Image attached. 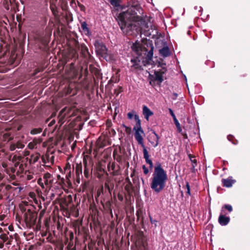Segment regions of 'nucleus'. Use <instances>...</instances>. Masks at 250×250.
Wrapping results in <instances>:
<instances>
[{
	"mask_svg": "<svg viewBox=\"0 0 250 250\" xmlns=\"http://www.w3.org/2000/svg\"><path fill=\"white\" fill-rule=\"evenodd\" d=\"M72 21V15L63 8V39L65 36L66 40L65 47L63 46V69L65 63L72 61L70 65L66 67L63 78L69 80L76 79L78 75V71L75 67V62L78 58L77 51L79 49L78 37L75 32L66 31L67 28L71 29Z\"/></svg>",
	"mask_w": 250,
	"mask_h": 250,
	"instance_id": "nucleus-1",
	"label": "nucleus"
},
{
	"mask_svg": "<svg viewBox=\"0 0 250 250\" xmlns=\"http://www.w3.org/2000/svg\"><path fill=\"white\" fill-rule=\"evenodd\" d=\"M167 179V171L160 163H157L150 180V188L152 190L157 193L161 192L165 189Z\"/></svg>",
	"mask_w": 250,
	"mask_h": 250,
	"instance_id": "nucleus-2",
	"label": "nucleus"
},
{
	"mask_svg": "<svg viewBox=\"0 0 250 250\" xmlns=\"http://www.w3.org/2000/svg\"><path fill=\"white\" fill-rule=\"evenodd\" d=\"M131 48L138 56H142L146 62L152 60L154 49L152 43L148 42L143 45L136 42L132 44Z\"/></svg>",
	"mask_w": 250,
	"mask_h": 250,
	"instance_id": "nucleus-3",
	"label": "nucleus"
},
{
	"mask_svg": "<svg viewBox=\"0 0 250 250\" xmlns=\"http://www.w3.org/2000/svg\"><path fill=\"white\" fill-rule=\"evenodd\" d=\"M142 11L143 9L140 6H131L126 11L120 13L118 18L133 21H139L142 20V17L138 15V12L141 14Z\"/></svg>",
	"mask_w": 250,
	"mask_h": 250,
	"instance_id": "nucleus-4",
	"label": "nucleus"
},
{
	"mask_svg": "<svg viewBox=\"0 0 250 250\" xmlns=\"http://www.w3.org/2000/svg\"><path fill=\"white\" fill-rule=\"evenodd\" d=\"M134 137L136 140L137 141L139 145H141L143 147V152L144 154V158L145 159L146 162L149 165V167L150 169H152L153 167V164L152 160L149 159V155L148 152L147 150L146 147L144 143V139L142 136L141 130H134Z\"/></svg>",
	"mask_w": 250,
	"mask_h": 250,
	"instance_id": "nucleus-5",
	"label": "nucleus"
},
{
	"mask_svg": "<svg viewBox=\"0 0 250 250\" xmlns=\"http://www.w3.org/2000/svg\"><path fill=\"white\" fill-rule=\"evenodd\" d=\"M60 210L58 208L54 210V216L53 217L54 224L53 226L55 228H56L57 230H54V232L57 231L58 233L62 234V204L60 203Z\"/></svg>",
	"mask_w": 250,
	"mask_h": 250,
	"instance_id": "nucleus-6",
	"label": "nucleus"
},
{
	"mask_svg": "<svg viewBox=\"0 0 250 250\" xmlns=\"http://www.w3.org/2000/svg\"><path fill=\"white\" fill-rule=\"evenodd\" d=\"M94 45L96 49L97 54L103 57L106 61L112 60V56L107 53L108 49L105 45L101 41L96 40Z\"/></svg>",
	"mask_w": 250,
	"mask_h": 250,
	"instance_id": "nucleus-7",
	"label": "nucleus"
},
{
	"mask_svg": "<svg viewBox=\"0 0 250 250\" xmlns=\"http://www.w3.org/2000/svg\"><path fill=\"white\" fill-rule=\"evenodd\" d=\"M117 20L121 29L125 34H131L130 32L137 29L136 25L132 23V21H127L126 20L121 18H118Z\"/></svg>",
	"mask_w": 250,
	"mask_h": 250,
	"instance_id": "nucleus-8",
	"label": "nucleus"
},
{
	"mask_svg": "<svg viewBox=\"0 0 250 250\" xmlns=\"http://www.w3.org/2000/svg\"><path fill=\"white\" fill-rule=\"evenodd\" d=\"M37 216L38 213L34 210L28 209L25 211L23 218L27 228H30L35 225Z\"/></svg>",
	"mask_w": 250,
	"mask_h": 250,
	"instance_id": "nucleus-9",
	"label": "nucleus"
},
{
	"mask_svg": "<svg viewBox=\"0 0 250 250\" xmlns=\"http://www.w3.org/2000/svg\"><path fill=\"white\" fill-rule=\"evenodd\" d=\"M43 180L46 185L53 184L54 188L59 189L62 188V178L60 175H57V179L55 180L56 181L54 183L51 175L49 173H46L44 174Z\"/></svg>",
	"mask_w": 250,
	"mask_h": 250,
	"instance_id": "nucleus-10",
	"label": "nucleus"
},
{
	"mask_svg": "<svg viewBox=\"0 0 250 250\" xmlns=\"http://www.w3.org/2000/svg\"><path fill=\"white\" fill-rule=\"evenodd\" d=\"M64 236L65 237V244L68 243L65 250H76V247L74 245L73 243V232L72 231H68L67 229H66L64 232Z\"/></svg>",
	"mask_w": 250,
	"mask_h": 250,
	"instance_id": "nucleus-11",
	"label": "nucleus"
},
{
	"mask_svg": "<svg viewBox=\"0 0 250 250\" xmlns=\"http://www.w3.org/2000/svg\"><path fill=\"white\" fill-rule=\"evenodd\" d=\"M141 56H138L131 58L130 62L132 64L131 66V70L140 71L143 70L142 66L143 65H145L144 63L145 61L143 60L141 61L140 59ZM145 62H146V60Z\"/></svg>",
	"mask_w": 250,
	"mask_h": 250,
	"instance_id": "nucleus-12",
	"label": "nucleus"
},
{
	"mask_svg": "<svg viewBox=\"0 0 250 250\" xmlns=\"http://www.w3.org/2000/svg\"><path fill=\"white\" fill-rule=\"evenodd\" d=\"M77 83L75 82H69V83H67L65 85V87H67V89L63 88V94L65 93V96H73L77 94Z\"/></svg>",
	"mask_w": 250,
	"mask_h": 250,
	"instance_id": "nucleus-13",
	"label": "nucleus"
},
{
	"mask_svg": "<svg viewBox=\"0 0 250 250\" xmlns=\"http://www.w3.org/2000/svg\"><path fill=\"white\" fill-rule=\"evenodd\" d=\"M148 78L149 84L153 86L155 85L156 82L157 85H161L164 81V76L155 71H154V75L149 74Z\"/></svg>",
	"mask_w": 250,
	"mask_h": 250,
	"instance_id": "nucleus-14",
	"label": "nucleus"
},
{
	"mask_svg": "<svg viewBox=\"0 0 250 250\" xmlns=\"http://www.w3.org/2000/svg\"><path fill=\"white\" fill-rule=\"evenodd\" d=\"M54 150L48 149L45 155L42 156V159L44 164H53L54 161Z\"/></svg>",
	"mask_w": 250,
	"mask_h": 250,
	"instance_id": "nucleus-15",
	"label": "nucleus"
},
{
	"mask_svg": "<svg viewBox=\"0 0 250 250\" xmlns=\"http://www.w3.org/2000/svg\"><path fill=\"white\" fill-rule=\"evenodd\" d=\"M221 181L223 187L226 188H230L236 182V181L233 179L232 176H229L227 179H222Z\"/></svg>",
	"mask_w": 250,
	"mask_h": 250,
	"instance_id": "nucleus-16",
	"label": "nucleus"
},
{
	"mask_svg": "<svg viewBox=\"0 0 250 250\" xmlns=\"http://www.w3.org/2000/svg\"><path fill=\"white\" fill-rule=\"evenodd\" d=\"M125 181L127 182V184L125 186V189L127 192V194L130 196L131 193L134 191L135 188L128 177L125 178Z\"/></svg>",
	"mask_w": 250,
	"mask_h": 250,
	"instance_id": "nucleus-17",
	"label": "nucleus"
},
{
	"mask_svg": "<svg viewBox=\"0 0 250 250\" xmlns=\"http://www.w3.org/2000/svg\"><path fill=\"white\" fill-rule=\"evenodd\" d=\"M76 180L78 183H80L81 177H83L82 175V164H76Z\"/></svg>",
	"mask_w": 250,
	"mask_h": 250,
	"instance_id": "nucleus-18",
	"label": "nucleus"
},
{
	"mask_svg": "<svg viewBox=\"0 0 250 250\" xmlns=\"http://www.w3.org/2000/svg\"><path fill=\"white\" fill-rule=\"evenodd\" d=\"M230 221V218L225 214H221L218 218V222L221 226L227 225Z\"/></svg>",
	"mask_w": 250,
	"mask_h": 250,
	"instance_id": "nucleus-19",
	"label": "nucleus"
},
{
	"mask_svg": "<svg viewBox=\"0 0 250 250\" xmlns=\"http://www.w3.org/2000/svg\"><path fill=\"white\" fill-rule=\"evenodd\" d=\"M168 110H169V113L172 117L173 121H174V124L176 126L178 131L179 132H181L182 131V128L181 127L180 124L179 123V121L177 119L176 116L174 114L173 110L171 108H169Z\"/></svg>",
	"mask_w": 250,
	"mask_h": 250,
	"instance_id": "nucleus-20",
	"label": "nucleus"
},
{
	"mask_svg": "<svg viewBox=\"0 0 250 250\" xmlns=\"http://www.w3.org/2000/svg\"><path fill=\"white\" fill-rule=\"evenodd\" d=\"M143 114L145 118L148 121L149 117L153 115V112L147 106L144 105L143 106Z\"/></svg>",
	"mask_w": 250,
	"mask_h": 250,
	"instance_id": "nucleus-21",
	"label": "nucleus"
},
{
	"mask_svg": "<svg viewBox=\"0 0 250 250\" xmlns=\"http://www.w3.org/2000/svg\"><path fill=\"white\" fill-rule=\"evenodd\" d=\"M134 120L136 121L135 126L133 127V130H141L142 133H144V131L142 128L141 120L139 119V117L137 114L134 115Z\"/></svg>",
	"mask_w": 250,
	"mask_h": 250,
	"instance_id": "nucleus-22",
	"label": "nucleus"
},
{
	"mask_svg": "<svg viewBox=\"0 0 250 250\" xmlns=\"http://www.w3.org/2000/svg\"><path fill=\"white\" fill-rule=\"evenodd\" d=\"M81 28L82 31L87 36H89L91 34L90 30L87 26V24L86 21H82L81 22Z\"/></svg>",
	"mask_w": 250,
	"mask_h": 250,
	"instance_id": "nucleus-23",
	"label": "nucleus"
},
{
	"mask_svg": "<svg viewBox=\"0 0 250 250\" xmlns=\"http://www.w3.org/2000/svg\"><path fill=\"white\" fill-rule=\"evenodd\" d=\"M159 53L161 56L164 58L168 57L170 55V51L168 46H164L159 50Z\"/></svg>",
	"mask_w": 250,
	"mask_h": 250,
	"instance_id": "nucleus-24",
	"label": "nucleus"
},
{
	"mask_svg": "<svg viewBox=\"0 0 250 250\" xmlns=\"http://www.w3.org/2000/svg\"><path fill=\"white\" fill-rule=\"evenodd\" d=\"M89 69L91 73L95 76L97 79H98L102 78V74L98 68L93 67L92 65H90Z\"/></svg>",
	"mask_w": 250,
	"mask_h": 250,
	"instance_id": "nucleus-25",
	"label": "nucleus"
},
{
	"mask_svg": "<svg viewBox=\"0 0 250 250\" xmlns=\"http://www.w3.org/2000/svg\"><path fill=\"white\" fill-rule=\"evenodd\" d=\"M145 213V209L142 208H139L137 209L136 211L137 220H139L141 219L142 221H143L144 217L143 214Z\"/></svg>",
	"mask_w": 250,
	"mask_h": 250,
	"instance_id": "nucleus-26",
	"label": "nucleus"
},
{
	"mask_svg": "<svg viewBox=\"0 0 250 250\" xmlns=\"http://www.w3.org/2000/svg\"><path fill=\"white\" fill-rule=\"evenodd\" d=\"M40 157V155L39 153L32 154L29 159V163L30 164H35L39 160Z\"/></svg>",
	"mask_w": 250,
	"mask_h": 250,
	"instance_id": "nucleus-27",
	"label": "nucleus"
},
{
	"mask_svg": "<svg viewBox=\"0 0 250 250\" xmlns=\"http://www.w3.org/2000/svg\"><path fill=\"white\" fill-rule=\"evenodd\" d=\"M113 158L116 160L119 163H122V156L117 154V151L116 149L114 150L113 152Z\"/></svg>",
	"mask_w": 250,
	"mask_h": 250,
	"instance_id": "nucleus-28",
	"label": "nucleus"
},
{
	"mask_svg": "<svg viewBox=\"0 0 250 250\" xmlns=\"http://www.w3.org/2000/svg\"><path fill=\"white\" fill-rule=\"evenodd\" d=\"M152 133L154 134V135L155 136V138L154 139V140L155 141L156 143L155 144H154L153 142H150V143L153 145V147H156L159 145V139H160V137L156 133V132L154 130L152 131Z\"/></svg>",
	"mask_w": 250,
	"mask_h": 250,
	"instance_id": "nucleus-29",
	"label": "nucleus"
},
{
	"mask_svg": "<svg viewBox=\"0 0 250 250\" xmlns=\"http://www.w3.org/2000/svg\"><path fill=\"white\" fill-rule=\"evenodd\" d=\"M227 138L228 140L232 143L233 145H237L238 143L237 140H236L235 137L232 135H229L227 136Z\"/></svg>",
	"mask_w": 250,
	"mask_h": 250,
	"instance_id": "nucleus-30",
	"label": "nucleus"
},
{
	"mask_svg": "<svg viewBox=\"0 0 250 250\" xmlns=\"http://www.w3.org/2000/svg\"><path fill=\"white\" fill-rule=\"evenodd\" d=\"M224 209L227 210L229 212H231L233 210L232 206L229 204L224 205L222 208L221 211L223 212Z\"/></svg>",
	"mask_w": 250,
	"mask_h": 250,
	"instance_id": "nucleus-31",
	"label": "nucleus"
},
{
	"mask_svg": "<svg viewBox=\"0 0 250 250\" xmlns=\"http://www.w3.org/2000/svg\"><path fill=\"white\" fill-rule=\"evenodd\" d=\"M187 154L192 164L197 165V160L195 159V156L191 155L188 151H187Z\"/></svg>",
	"mask_w": 250,
	"mask_h": 250,
	"instance_id": "nucleus-32",
	"label": "nucleus"
},
{
	"mask_svg": "<svg viewBox=\"0 0 250 250\" xmlns=\"http://www.w3.org/2000/svg\"><path fill=\"white\" fill-rule=\"evenodd\" d=\"M62 133H59L58 136L57 137L56 144L57 145H59L62 147Z\"/></svg>",
	"mask_w": 250,
	"mask_h": 250,
	"instance_id": "nucleus-33",
	"label": "nucleus"
},
{
	"mask_svg": "<svg viewBox=\"0 0 250 250\" xmlns=\"http://www.w3.org/2000/svg\"><path fill=\"white\" fill-rule=\"evenodd\" d=\"M92 171L90 172L89 168L88 167H84V175L87 179H88L91 174Z\"/></svg>",
	"mask_w": 250,
	"mask_h": 250,
	"instance_id": "nucleus-34",
	"label": "nucleus"
},
{
	"mask_svg": "<svg viewBox=\"0 0 250 250\" xmlns=\"http://www.w3.org/2000/svg\"><path fill=\"white\" fill-rule=\"evenodd\" d=\"M42 130V129L41 128H34L31 130L30 133L31 134L35 135L41 133Z\"/></svg>",
	"mask_w": 250,
	"mask_h": 250,
	"instance_id": "nucleus-35",
	"label": "nucleus"
},
{
	"mask_svg": "<svg viewBox=\"0 0 250 250\" xmlns=\"http://www.w3.org/2000/svg\"><path fill=\"white\" fill-rule=\"evenodd\" d=\"M131 6H139L137 0H127Z\"/></svg>",
	"mask_w": 250,
	"mask_h": 250,
	"instance_id": "nucleus-36",
	"label": "nucleus"
},
{
	"mask_svg": "<svg viewBox=\"0 0 250 250\" xmlns=\"http://www.w3.org/2000/svg\"><path fill=\"white\" fill-rule=\"evenodd\" d=\"M81 51L84 55H89L88 49L86 46H82Z\"/></svg>",
	"mask_w": 250,
	"mask_h": 250,
	"instance_id": "nucleus-37",
	"label": "nucleus"
},
{
	"mask_svg": "<svg viewBox=\"0 0 250 250\" xmlns=\"http://www.w3.org/2000/svg\"><path fill=\"white\" fill-rule=\"evenodd\" d=\"M0 238L3 240V242H6L8 240V236L7 234L2 233L0 235Z\"/></svg>",
	"mask_w": 250,
	"mask_h": 250,
	"instance_id": "nucleus-38",
	"label": "nucleus"
},
{
	"mask_svg": "<svg viewBox=\"0 0 250 250\" xmlns=\"http://www.w3.org/2000/svg\"><path fill=\"white\" fill-rule=\"evenodd\" d=\"M167 71V69L166 67H162V68L157 71H155L156 72H158L159 74L163 76Z\"/></svg>",
	"mask_w": 250,
	"mask_h": 250,
	"instance_id": "nucleus-39",
	"label": "nucleus"
},
{
	"mask_svg": "<svg viewBox=\"0 0 250 250\" xmlns=\"http://www.w3.org/2000/svg\"><path fill=\"white\" fill-rule=\"evenodd\" d=\"M38 143V141L37 140H34V141L32 142H30L28 144V147L30 149H33L35 147V145Z\"/></svg>",
	"mask_w": 250,
	"mask_h": 250,
	"instance_id": "nucleus-40",
	"label": "nucleus"
},
{
	"mask_svg": "<svg viewBox=\"0 0 250 250\" xmlns=\"http://www.w3.org/2000/svg\"><path fill=\"white\" fill-rule=\"evenodd\" d=\"M63 173H66L67 171H71V165L70 164L67 162L65 165V167L63 168Z\"/></svg>",
	"mask_w": 250,
	"mask_h": 250,
	"instance_id": "nucleus-41",
	"label": "nucleus"
},
{
	"mask_svg": "<svg viewBox=\"0 0 250 250\" xmlns=\"http://www.w3.org/2000/svg\"><path fill=\"white\" fill-rule=\"evenodd\" d=\"M104 187L108 190L110 194H111V191L113 189L109 187V184L107 181H105L104 183Z\"/></svg>",
	"mask_w": 250,
	"mask_h": 250,
	"instance_id": "nucleus-42",
	"label": "nucleus"
},
{
	"mask_svg": "<svg viewBox=\"0 0 250 250\" xmlns=\"http://www.w3.org/2000/svg\"><path fill=\"white\" fill-rule=\"evenodd\" d=\"M186 187L187 189L186 194L188 195V196H189L190 195V189L189 184L188 182H186Z\"/></svg>",
	"mask_w": 250,
	"mask_h": 250,
	"instance_id": "nucleus-43",
	"label": "nucleus"
},
{
	"mask_svg": "<svg viewBox=\"0 0 250 250\" xmlns=\"http://www.w3.org/2000/svg\"><path fill=\"white\" fill-rule=\"evenodd\" d=\"M120 166H117V168L113 170L112 174L113 175H118L120 174Z\"/></svg>",
	"mask_w": 250,
	"mask_h": 250,
	"instance_id": "nucleus-44",
	"label": "nucleus"
},
{
	"mask_svg": "<svg viewBox=\"0 0 250 250\" xmlns=\"http://www.w3.org/2000/svg\"><path fill=\"white\" fill-rule=\"evenodd\" d=\"M123 91V88L119 86L118 88L114 89V94L117 96Z\"/></svg>",
	"mask_w": 250,
	"mask_h": 250,
	"instance_id": "nucleus-45",
	"label": "nucleus"
},
{
	"mask_svg": "<svg viewBox=\"0 0 250 250\" xmlns=\"http://www.w3.org/2000/svg\"><path fill=\"white\" fill-rule=\"evenodd\" d=\"M9 2L10 3L11 9H15V7H17L18 5V3H15L14 0L13 1L9 0Z\"/></svg>",
	"mask_w": 250,
	"mask_h": 250,
	"instance_id": "nucleus-46",
	"label": "nucleus"
},
{
	"mask_svg": "<svg viewBox=\"0 0 250 250\" xmlns=\"http://www.w3.org/2000/svg\"><path fill=\"white\" fill-rule=\"evenodd\" d=\"M135 115V114H134V111H132V112H128L127 114V116L128 119L131 120L133 118L134 119V115Z\"/></svg>",
	"mask_w": 250,
	"mask_h": 250,
	"instance_id": "nucleus-47",
	"label": "nucleus"
},
{
	"mask_svg": "<svg viewBox=\"0 0 250 250\" xmlns=\"http://www.w3.org/2000/svg\"><path fill=\"white\" fill-rule=\"evenodd\" d=\"M122 126L123 127H124L125 128V131L126 133H127V134L130 133L131 130V128L130 127L127 126L126 125H124V124L122 125Z\"/></svg>",
	"mask_w": 250,
	"mask_h": 250,
	"instance_id": "nucleus-48",
	"label": "nucleus"
},
{
	"mask_svg": "<svg viewBox=\"0 0 250 250\" xmlns=\"http://www.w3.org/2000/svg\"><path fill=\"white\" fill-rule=\"evenodd\" d=\"M15 145L18 148H23L24 147V145L21 142H18Z\"/></svg>",
	"mask_w": 250,
	"mask_h": 250,
	"instance_id": "nucleus-49",
	"label": "nucleus"
},
{
	"mask_svg": "<svg viewBox=\"0 0 250 250\" xmlns=\"http://www.w3.org/2000/svg\"><path fill=\"white\" fill-rule=\"evenodd\" d=\"M149 218H150V221L151 223L152 224L154 225V226L156 228L157 226V224L158 222V221L153 219L150 216H149Z\"/></svg>",
	"mask_w": 250,
	"mask_h": 250,
	"instance_id": "nucleus-50",
	"label": "nucleus"
},
{
	"mask_svg": "<svg viewBox=\"0 0 250 250\" xmlns=\"http://www.w3.org/2000/svg\"><path fill=\"white\" fill-rule=\"evenodd\" d=\"M41 41L44 47H46L47 45L49 42L47 39H42Z\"/></svg>",
	"mask_w": 250,
	"mask_h": 250,
	"instance_id": "nucleus-51",
	"label": "nucleus"
},
{
	"mask_svg": "<svg viewBox=\"0 0 250 250\" xmlns=\"http://www.w3.org/2000/svg\"><path fill=\"white\" fill-rule=\"evenodd\" d=\"M65 173L66 174V176H65L66 179L68 181H70V178H71L72 177V174H71V171H67V172H66Z\"/></svg>",
	"mask_w": 250,
	"mask_h": 250,
	"instance_id": "nucleus-52",
	"label": "nucleus"
},
{
	"mask_svg": "<svg viewBox=\"0 0 250 250\" xmlns=\"http://www.w3.org/2000/svg\"><path fill=\"white\" fill-rule=\"evenodd\" d=\"M142 169L143 170L144 173L145 175H147L148 173L149 170H148V168L146 167L145 165H143L142 166Z\"/></svg>",
	"mask_w": 250,
	"mask_h": 250,
	"instance_id": "nucleus-53",
	"label": "nucleus"
},
{
	"mask_svg": "<svg viewBox=\"0 0 250 250\" xmlns=\"http://www.w3.org/2000/svg\"><path fill=\"white\" fill-rule=\"evenodd\" d=\"M23 170V165L21 164L19 165V168L17 169V173L22 172Z\"/></svg>",
	"mask_w": 250,
	"mask_h": 250,
	"instance_id": "nucleus-54",
	"label": "nucleus"
},
{
	"mask_svg": "<svg viewBox=\"0 0 250 250\" xmlns=\"http://www.w3.org/2000/svg\"><path fill=\"white\" fill-rule=\"evenodd\" d=\"M62 113V109H61L59 112V123L60 124V126L62 125V116H61V114Z\"/></svg>",
	"mask_w": 250,
	"mask_h": 250,
	"instance_id": "nucleus-55",
	"label": "nucleus"
},
{
	"mask_svg": "<svg viewBox=\"0 0 250 250\" xmlns=\"http://www.w3.org/2000/svg\"><path fill=\"white\" fill-rule=\"evenodd\" d=\"M43 179H41V178H40L38 179V183L39 184V185H40L42 188H44V186H43Z\"/></svg>",
	"mask_w": 250,
	"mask_h": 250,
	"instance_id": "nucleus-56",
	"label": "nucleus"
},
{
	"mask_svg": "<svg viewBox=\"0 0 250 250\" xmlns=\"http://www.w3.org/2000/svg\"><path fill=\"white\" fill-rule=\"evenodd\" d=\"M83 162L84 167H88L87 161L85 156L83 157Z\"/></svg>",
	"mask_w": 250,
	"mask_h": 250,
	"instance_id": "nucleus-57",
	"label": "nucleus"
},
{
	"mask_svg": "<svg viewBox=\"0 0 250 250\" xmlns=\"http://www.w3.org/2000/svg\"><path fill=\"white\" fill-rule=\"evenodd\" d=\"M112 125V123L111 120H107L106 122V125L107 128L110 127Z\"/></svg>",
	"mask_w": 250,
	"mask_h": 250,
	"instance_id": "nucleus-58",
	"label": "nucleus"
},
{
	"mask_svg": "<svg viewBox=\"0 0 250 250\" xmlns=\"http://www.w3.org/2000/svg\"><path fill=\"white\" fill-rule=\"evenodd\" d=\"M118 199L121 202H122L124 200V197L122 194L119 193L117 195Z\"/></svg>",
	"mask_w": 250,
	"mask_h": 250,
	"instance_id": "nucleus-59",
	"label": "nucleus"
},
{
	"mask_svg": "<svg viewBox=\"0 0 250 250\" xmlns=\"http://www.w3.org/2000/svg\"><path fill=\"white\" fill-rule=\"evenodd\" d=\"M13 237L12 236H10V237H8V240L6 241V244L7 245H11L12 242L13 241Z\"/></svg>",
	"mask_w": 250,
	"mask_h": 250,
	"instance_id": "nucleus-60",
	"label": "nucleus"
},
{
	"mask_svg": "<svg viewBox=\"0 0 250 250\" xmlns=\"http://www.w3.org/2000/svg\"><path fill=\"white\" fill-rule=\"evenodd\" d=\"M10 136V134L8 133H5L3 135V137L5 139V140H8V141L11 140L12 138L10 137L9 139L8 138Z\"/></svg>",
	"mask_w": 250,
	"mask_h": 250,
	"instance_id": "nucleus-61",
	"label": "nucleus"
},
{
	"mask_svg": "<svg viewBox=\"0 0 250 250\" xmlns=\"http://www.w3.org/2000/svg\"><path fill=\"white\" fill-rule=\"evenodd\" d=\"M166 65V63L161 62H159L157 64L158 67H161V68H162V67H165Z\"/></svg>",
	"mask_w": 250,
	"mask_h": 250,
	"instance_id": "nucleus-62",
	"label": "nucleus"
},
{
	"mask_svg": "<svg viewBox=\"0 0 250 250\" xmlns=\"http://www.w3.org/2000/svg\"><path fill=\"white\" fill-rule=\"evenodd\" d=\"M68 116L69 117H71L72 116H74V112L73 111V109H71L69 111H68Z\"/></svg>",
	"mask_w": 250,
	"mask_h": 250,
	"instance_id": "nucleus-63",
	"label": "nucleus"
},
{
	"mask_svg": "<svg viewBox=\"0 0 250 250\" xmlns=\"http://www.w3.org/2000/svg\"><path fill=\"white\" fill-rule=\"evenodd\" d=\"M16 147V146L15 144H12L10 146V150L11 151H14Z\"/></svg>",
	"mask_w": 250,
	"mask_h": 250,
	"instance_id": "nucleus-64",
	"label": "nucleus"
}]
</instances>
